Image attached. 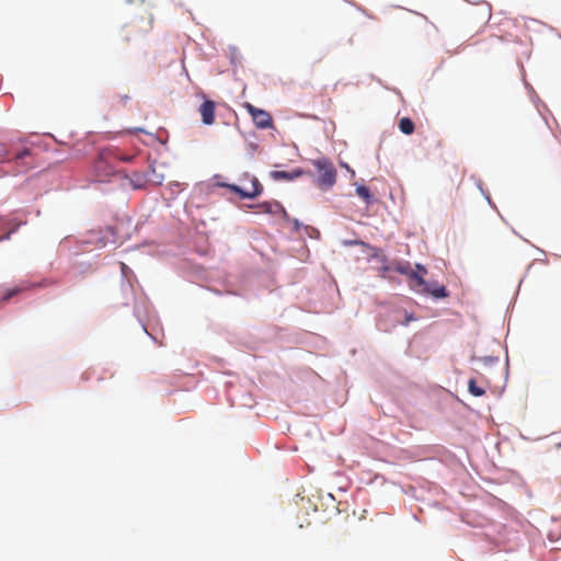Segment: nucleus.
Masks as SVG:
<instances>
[{
  "mask_svg": "<svg viewBox=\"0 0 561 561\" xmlns=\"http://www.w3.org/2000/svg\"><path fill=\"white\" fill-rule=\"evenodd\" d=\"M558 448H561V440L557 444Z\"/></svg>",
  "mask_w": 561,
  "mask_h": 561,
  "instance_id": "nucleus-24",
  "label": "nucleus"
},
{
  "mask_svg": "<svg viewBox=\"0 0 561 561\" xmlns=\"http://www.w3.org/2000/svg\"><path fill=\"white\" fill-rule=\"evenodd\" d=\"M399 129L405 135H411L414 131V123L409 117H402L399 121Z\"/></svg>",
  "mask_w": 561,
  "mask_h": 561,
  "instance_id": "nucleus-13",
  "label": "nucleus"
},
{
  "mask_svg": "<svg viewBox=\"0 0 561 561\" xmlns=\"http://www.w3.org/2000/svg\"><path fill=\"white\" fill-rule=\"evenodd\" d=\"M114 153L111 150L101 151L92 165L93 181L106 182L115 173L113 165Z\"/></svg>",
  "mask_w": 561,
  "mask_h": 561,
  "instance_id": "nucleus-1",
  "label": "nucleus"
},
{
  "mask_svg": "<svg viewBox=\"0 0 561 561\" xmlns=\"http://www.w3.org/2000/svg\"><path fill=\"white\" fill-rule=\"evenodd\" d=\"M468 390L474 397H482L485 394V389L478 386L477 380L474 378L469 379Z\"/></svg>",
  "mask_w": 561,
  "mask_h": 561,
  "instance_id": "nucleus-15",
  "label": "nucleus"
},
{
  "mask_svg": "<svg viewBox=\"0 0 561 561\" xmlns=\"http://www.w3.org/2000/svg\"><path fill=\"white\" fill-rule=\"evenodd\" d=\"M414 320H416V318L412 313H407L405 321L403 322V324H408L409 322L414 321Z\"/></svg>",
  "mask_w": 561,
  "mask_h": 561,
  "instance_id": "nucleus-20",
  "label": "nucleus"
},
{
  "mask_svg": "<svg viewBox=\"0 0 561 561\" xmlns=\"http://www.w3.org/2000/svg\"><path fill=\"white\" fill-rule=\"evenodd\" d=\"M23 290H24V287H20V286H18V287H15V288H13V289L9 290V291L4 295L3 300H5V301H7V300H9L10 298H12L13 296L18 295L19 293H21V291H23Z\"/></svg>",
  "mask_w": 561,
  "mask_h": 561,
  "instance_id": "nucleus-17",
  "label": "nucleus"
},
{
  "mask_svg": "<svg viewBox=\"0 0 561 561\" xmlns=\"http://www.w3.org/2000/svg\"><path fill=\"white\" fill-rule=\"evenodd\" d=\"M313 167L319 172L317 184L321 188H331L336 182V169L327 158L312 160Z\"/></svg>",
  "mask_w": 561,
  "mask_h": 561,
  "instance_id": "nucleus-3",
  "label": "nucleus"
},
{
  "mask_svg": "<svg viewBox=\"0 0 561 561\" xmlns=\"http://www.w3.org/2000/svg\"><path fill=\"white\" fill-rule=\"evenodd\" d=\"M129 183L135 190L142 188L147 183L146 175L139 172H134L129 179Z\"/></svg>",
  "mask_w": 561,
  "mask_h": 561,
  "instance_id": "nucleus-11",
  "label": "nucleus"
},
{
  "mask_svg": "<svg viewBox=\"0 0 561 561\" xmlns=\"http://www.w3.org/2000/svg\"><path fill=\"white\" fill-rule=\"evenodd\" d=\"M380 261L382 265L378 270L379 276L382 278L391 279V277L389 276V272L394 271L393 261L389 263L388 259L385 255L381 256Z\"/></svg>",
  "mask_w": 561,
  "mask_h": 561,
  "instance_id": "nucleus-12",
  "label": "nucleus"
},
{
  "mask_svg": "<svg viewBox=\"0 0 561 561\" xmlns=\"http://www.w3.org/2000/svg\"><path fill=\"white\" fill-rule=\"evenodd\" d=\"M393 268L394 272L404 275L408 279L409 287L413 290H416L420 293V290L425 285V278L421 277L420 273H416L410 262L404 260H394L393 261Z\"/></svg>",
  "mask_w": 561,
  "mask_h": 561,
  "instance_id": "nucleus-4",
  "label": "nucleus"
},
{
  "mask_svg": "<svg viewBox=\"0 0 561 561\" xmlns=\"http://www.w3.org/2000/svg\"><path fill=\"white\" fill-rule=\"evenodd\" d=\"M222 187H227L231 192L238 194L241 198H255L263 192V186L255 176L250 178V186L248 185H236V184H219Z\"/></svg>",
  "mask_w": 561,
  "mask_h": 561,
  "instance_id": "nucleus-5",
  "label": "nucleus"
},
{
  "mask_svg": "<svg viewBox=\"0 0 561 561\" xmlns=\"http://www.w3.org/2000/svg\"><path fill=\"white\" fill-rule=\"evenodd\" d=\"M30 168H31V165L28 163H25L24 168L22 170H19V172H24Z\"/></svg>",
  "mask_w": 561,
  "mask_h": 561,
  "instance_id": "nucleus-21",
  "label": "nucleus"
},
{
  "mask_svg": "<svg viewBox=\"0 0 561 561\" xmlns=\"http://www.w3.org/2000/svg\"><path fill=\"white\" fill-rule=\"evenodd\" d=\"M255 208L257 209V213H260V214H276L283 209L282 205L278 202H273V203L264 202V203L257 204L255 206Z\"/></svg>",
  "mask_w": 561,
  "mask_h": 561,
  "instance_id": "nucleus-10",
  "label": "nucleus"
},
{
  "mask_svg": "<svg viewBox=\"0 0 561 561\" xmlns=\"http://www.w3.org/2000/svg\"><path fill=\"white\" fill-rule=\"evenodd\" d=\"M305 174H308L307 171L297 168L293 171H272L270 176L275 181H294Z\"/></svg>",
  "mask_w": 561,
  "mask_h": 561,
  "instance_id": "nucleus-7",
  "label": "nucleus"
},
{
  "mask_svg": "<svg viewBox=\"0 0 561 561\" xmlns=\"http://www.w3.org/2000/svg\"><path fill=\"white\" fill-rule=\"evenodd\" d=\"M420 293L428 294L434 298H446L448 296V291L444 285H439L436 282L428 283L425 282V285L420 290Z\"/></svg>",
  "mask_w": 561,
  "mask_h": 561,
  "instance_id": "nucleus-9",
  "label": "nucleus"
},
{
  "mask_svg": "<svg viewBox=\"0 0 561 561\" xmlns=\"http://www.w3.org/2000/svg\"><path fill=\"white\" fill-rule=\"evenodd\" d=\"M9 237H10V232H9V233H7V234L3 237V239H8Z\"/></svg>",
  "mask_w": 561,
  "mask_h": 561,
  "instance_id": "nucleus-23",
  "label": "nucleus"
},
{
  "mask_svg": "<svg viewBox=\"0 0 561 561\" xmlns=\"http://www.w3.org/2000/svg\"><path fill=\"white\" fill-rule=\"evenodd\" d=\"M31 154V151L28 149H23L22 151L18 152L14 157V162H23L26 157Z\"/></svg>",
  "mask_w": 561,
  "mask_h": 561,
  "instance_id": "nucleus-16",
  "label": "nucleus"
},
{
  "mask_svg": "<svg viewBox=\"0 0 561 561\" xmlns=\"http://www.w3.org/2000/svg\"><path fill=\"white\" fill-rule=\"evenodd\" d=\"M414 271H415L416 273H420L422 278H424V277H425V275L427 274V268H426L424 265L419 264V263H417V264H415V268H414Z\"/></svg>",
  "mask_w": 561,
  "mask_h": 561,
  "instance_id": "nucleus-18",
  "label": "nucleus"
},
{
  "mask_svg": "<svg viewBox=\"0 0 561 561\" xmlns=\"http://www.w3.org/2000/svg\"><path fill=\"white\" fill-rule=\"evenodd\" d=\"M199 114L205 125H211L215 122V102L210 100L204 101L199 106Z\"/></svg>",
  "mask_w": 561,
  "mask_h": 561,
  "instance_id": "nucleus-8",
  "label": "nucleus"
},
{
  "mask_svg": "<svg viewBox=\"0 0 561 561\" xmlns=\"http://www.w3.org/2000/svg\"><path fill=\"white\" fill-rule=\"evenodd\" d=\"M251 115L254 125L257 128L265 129L273 126V119L268 112L255 107L253 104L245 102L242 105Z\"/></svg>",
  "mask_w": 561,
  "mask_h": 561,
  "instance_id": "nucleus-6",
  "label": "nucleus"
},
{
  "mask_svg": "<svg viewBox=\"0 0 561 561\" xmlns=\"http://www.w3.org/2000/svg\"><path fill=\"white\" fill-rule=\"evenodd\" d=\"M114 160L118 159L121 161H124V162H129L133 160V157L131 156H121V157H117L116 154H114Z\"/></svg>",
  "mask_w": 561,
  "mask_h": 561,
  "instance_id": "nucleus-19",
  "label": "nucleus"
},
{
  "mask_svg": "<svg viewBox=\"0 0 561 561\" xmlns=\"http://www.w3.org/2000/svg\"><path fill=\"white\" fill-rule=\"evenodd\" d=\"M356 194L358 197H360L366 204H371L373 203V194L370 193L369 188L364 186V185H359L356 187Z\"/></svg>",
  "mask_w": 561,
  "mask_h": 561,
  "instance_id": "nucleus-14",
  "label": "nucleus"
},
{
  "mask_svg": "<svg viewBox=\"0 0 561 561\" xmlns=\"http://www.w3.org/2000/svg\"><path fill=\"white\" fill-rule=\"evenodd\" d=\"M373 250L375 252L374 255L377 256V251H378L377 248H374Z\"/></svg>",
  "mask_w": 561,
  "mask_h": 561,
  "instance_id": "nucleus-22",
  "label": "nucleus"
},
{
  "mask_svg": "<svg viewBox=\"0 0 561 561\" xmlns=\"http://www.w3.org/2000/svg\"><path fill=\"white\" fill-rule=\"evenodd\" d=\"M152 16L148 13L146 16H141L139 21L135 19L126 23L122 30V39L128 44L131 39L140 37L152 28Z\"/></svg>",
  "mask_w": 561,
  "mask_h": 561,
  "instance_id": "nucleus-2",
  "label": "nucleus"
}]
</instances>
